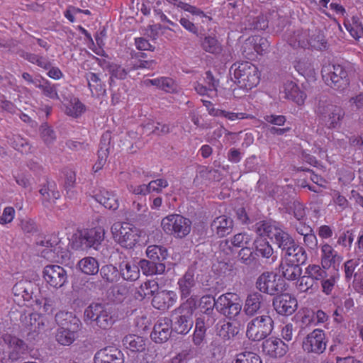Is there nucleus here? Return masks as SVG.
Returning <instances> with one entry per match:
<instances>
[{
	"instance_id": "nucleus-36",
	"label": "nucleus",
	"mask_w": 363,
	"mask_h": 363,
	"mask_svg": "<svg viewBox=\"0 0 363 363\" xmlns=\"http://www.w3.org/2000/svg\"><path fill=\"white\" fill-rule=\"evenodd\" d=\"M120 273L123 279L134 281L140 277V267L133 262L123 261L119 265Z\"/></svg>"
},
{
	"instance_id": "nucleus-52",
	"label": "nucleus",
	"mask_w": 363,
	"mask_h": 363,
	"mask_svg": "<svg viewBox=\"0 0 363 363\" xmlns=\"http://www.w3.org/2000/svg\"><path fill=\"white\" fill-rule=\"evenodd\" d=\"M338 278V272H336V270L329 271L325 277L320 282L321 284L323 293L326 295L330 294Z\"/></svg>"
},
{
	"instance_id": "nucleus-32",
	"label": "nucleus",
	"mask_w": 363,
	"mask_h": 363,
	"mask_svg": "<svg viewBox=\"0 0 363 363\" xmlns=\"http://www.w3.org/2000/svg\"><path fill=\"white\" fill-rule=\"evenodd\" d=\"M289 44L294 48H306L309 46L313 47L309 39V33L308 30H297L293 35L288 38Z\"/></svg>"
},
{
	"instance_id": "nucleus-30",
	"label": "nucleus",
	"mask_w": 363,
	"mask_h": 363,
	"mask_svg": "<svg viewBox=\"0 0 363 363\" xmlns=\"http://www.w3.org/2000/svg\"><path fill=\"white\" fill-rule=\"evenodd\" d=\"M95 199L106 208L116 210L119 206V201L117 195L105 189H101L95 195Z\"/></svg>"
},
{
	"instance_id": "nucleus-1",
	"label": "nucleus",
	"mask_w": 363,
	"mask_h": 363,
	"mask_svg": "<svg viewBox=\"0 0 363 363\" xmlns=\"http://www.w3.org/2000/svg\"><path fill=\"white\" fill-rule=\"evenodd\" d=\"M231 70L233 71L235 83L242 89L251 90L260 82L261 73L258 67L250 62H235Z\"/></svg>"
},
{
	"instance_id": "nucleus-8",
	"label": "nucleus",
	"mask_w": 363,
	"mask_h": 363,
	"mask_svg": "<svg viewBox=\"0 0 363 363\" xmlns=\"http://www.w3.org/2000/svg\"><path fill=\"white\" fill-rule=\"evenodd\" d=\"M256 288L262 293L275 296L284 291V281L273 272H263L257 279Z\"/></svg>"
},
{
	"instance_id": "nucleus-17",
	"label": "nucleus",
	"mask_w": 363,
	"mask_h": 363,
	"mask_svg": "<svg viewBox=\"0 0 363 363\" xmlns=\"http://www.w3.org/2000/svg\"><path fill=\"white\" fill-rule=\"evenodd\" d=\"M55 321L60 328L79 332L82 327V323L79 318L72 312L61 311L56 313Z\"/></svg>"
},
{
	"instance_id": "nucleus-44",
	"label": "nucleus",
	"mask_w": 363,
	"mask_h": 363,
	"mask_svg": "<svg viewBox=\"0 0 363 363\" xmlns=\"http://www.w3.org/2000/svg\"><path fill=\"white\" fill-rule=\"evenodd\" d=\"M344 26L351 36L359 40L363 37V26L357 16H352L351 19L345 21Z\"/></svg>"
},
{
	"instance_id": "nucleus-54",
	"label": "nucleus",
	"mask_w": 363,
	"mask_h": 363,
	"mask_svg": "<svg viewBox=\"0 0 363 363\" xmlns=\"http://www.w3.org/2000/svg\"><path fill=\"white\" fill-rule=\"evenodd\" d=\"M10 145L22 154H28L30 152L31 146L26 139L19 135H14L10 140Z\"/></svg>"
},
{
	"instance_id": "nucleus-47",
	"label": "nucleus",
	"mask_w": 363,
	"mask_h": 363,
	"mask_svg": "<svg viewBox=\"0 0 363 363\" xmlns=\"http://www.w3.org/2000/svg\"><path fill=\"white\" fill-rule=\"evenodd\" d=\"M147 257L151 260L157 262H162L167 259L168 253L167 250L160 245H150L146 250Z\"/></svg>"
},
{
	"instance_id": "nucleus-25",
	"label": "nucleus",
	"mask_w": 363,
	"mask_h": 363,
	"mask_svg": "<svg viewBox=\"0 0 363 363\" xmlns=\"http://www.w3.org/2000/svg\"><path fill=\"white\" fill-rule=\"evenodd\" d=\"M38 243L45 247V249L41 251L42 257L50 260H53L57 258V254L60 248V239L57 235H48L43 240L38 241Z\"/></svg>"
},
{
	"instance_id": "nucleus-20",
	"label": "nucleus",
	"mask_w": 363,
	"mask_h": 363,
	"mask_svg": "<svg viewBox=\"0 0 363 363\" xmlns=\"http://www.w3.org/2000/svg\"><path fill=\"white\" fill-rule=\"evenodd\" d=\"M20 320L29 333L38 334L44 329L45 318L37 313H24L21 315Z\"/></svg>"
},
{
	"instance_id": "nucleus-42",
	"label": "nucleus",
	"mask_w": 363,
	"mask_h": 363,
	"mask_svg": "<svg viewBox=\"0 0 363 363\" xmlns=\"http://www.w3.org/2000/svg\"><path fill=\"white\" fill-rule=\"evenodd\" d=\"M191 222L189 219L179 214H170L162 220L161 227H190Z\"/></svg>"
},
{
	"instance_id": "nucleus-38",
	"label": "nucleus",
	"mask_w": 363,
	"mask_h": 363,
	"mask_svg": "<svg viewBox=\"0 0 363 363\" xmlns=\"http://www.w3.org/2000/svg\"><path fill=\"white\" fill-rule=\"evenodd\" d=\"M147 84H151L158 89L168 93H174L177 91V84L175 81L167 77H161L146 81Z\"/></svg>"
},
{
	"instance_id": "nucleus-56",
	"label": "nucleus",
	"mask_w": 363,
	"mask_h": 363,
	"mask_svg": "<svg viewBox=\"0 0 363 363\" xmlns=\"http://www.w3.org/2000/svg\"><path fill=\"white\" fill-rule=\"evenodd\" d=\"M250 43L253 44L254 50L258 55H264L269 50V43L267 38L255 35L250 39Z\"/></svg>"
},
{
	"instance_id": "nucleus-49",
	"label": "nucleus",
	"mask_w": 363,
	"mask_h": 363,
	"mask_svg": "<svg viewBox=\"0 0 363 363\" xmlns=\"http://www.w3.org/2000/svg\"><path fill=\"white\" fill-rule=\"evenodd\" d=\"M42 201L44 205L46 203L55 202V200L60 199V194L57 190H55V186L50 185L49 183L43 185L39 191Z\"/></svg>"
},
{
	"instance_id": "nucleus-14",
	"label": "nucleus",
	"mask_w": 363,
	"mask_h": 363,
	"mask_svg": "<svg viewBox=\"0 0 363 363\" xmlns=\"http://www.w3.org/2000/svg\"><path fill=\"white\" fill-rule=\"evenodd\" d=\"M173 329L169 318H160L155 324L150 337L157 343L165 342L171 337Z\"/></svg>"
},
{
	"instance_id": "nucleus-27",
	"label": "nucleus",
	"mask_w": 363,
	"mask_h": 363,
	"mask_svg": "<svg viewBox=\"0 0 363 363\" xmlns=\"http://www.w3.org/2000/svg\"><path fill=\"white\" fill-rule=\"evenodd\" d=\"M282 255L283 261L285 262L303 264L307 260V253L305 249L296 242L294 243V246L290 247Z\"/></svg>"
},
{
	"instance_id": "nucleus-35",
	"label": "nucleus",
	"mask_w": 363,
	"mask_h": 363,
	"mask_svg": "<svg viewBox=\"0 0 363 363\" xmlns=\"http://www.w3.org/2000/svg\"><path fill=\"white\" fill-rule=\"evenodd\" d=\"M139 267L146 276L162 274L165 271V264L162 262H157L153 260L141 259L139 262Z\"/></svg>"
},
{
	"instance_id": "nucleus-59",
	"label": "nucleus",
	"mask_w": 363,
	"mask_h": 363,
	"mask_svg": "<svg viewBox=\"0 0 363 363\" xmlns=\"http://www.w3.org/2000/svg\"><path fill=\"white\" fill-rule=\"evenodd\" d=\"M120 218L123 223L133 225L134 223H139L143 220L140 214L133 210H122L120 213Z\"/></svg>"
},
{
	"instance_id": "nucleus-34",
	"label": "nucleus",
	"mask_w": 363,
	"mask_h": 363,
	"mask_svg": "<svg viewBox=\"0 0 363 363\" xmlns=\"http://www.w3.org/2000/svg\"><path fill=\"white\" fill-rule=\"evenodd\" d=\"M301 264L282 261L279 266V272L287 280H296L302 274V269L300 267Z\"/></svg>"
},
{
	"instance_id": "nucleus-62",
	"label": "nucleus",
	"mask_w": 363,
	"mask_h": 363,
	"mask_svg": "<svg viewBox=\"0 0 363 363\" xmlns=\"http://www.w3.org/2000/svg\"><path fill=\"white\" fill-rule=\"evenodd\" d=\"M177 7L180 8L182 10L189 12L193 16H199L201 18H206L208 21H211L212 18L211 16H207L201 9L192 6L188 3L185 2H179L177 4Z\"/></svg>"
},
{
	"instance_id": "nucleus-19",
	"label": "nucleus",
	"mask_w": 363,
	"mask_h": 363,
	"mask_svg": "<svg viewBox=\"0 0 363 363\" xmlns=\"http://www.w3.org/2000/svg\"><path fill=\"white\" fill-rule=\"evenodd\" d=\"M196 269L190 267L185 274L179 279L178 285L182 298H189L196 286L195 279Z\"/></svg>"
},
{
	"instance_id": "nucleus-60",
	"label": "nucleus",
	"mask_w": 363,
	"mask_h": 363,
	"mask_svg": "<svg viewBox=\"0 0 363 363\" xmlns=\"http://www.w3.org/2000/svg\"><path fill=\"white\" fill-rule=\"evenodd\" d=\"M298 278V289L300 291L306 292L310 289L313 290L318 288V284H316L308 274H304L303 276Z\"/></svg>"
},
{
	"instance_id": "nucleus-3",
	"label": "nucleus",
	"mask_w": 363,
	"mask_h": 363,
	"mask_svg": "<svg viewBox=\"0 0 363 363\" xmlns=\"http://www.w3.org/2000/svg\"><path fill=\"white\" fill-rule=\"evenodd\" d=\"M84 321L87 324H94L102 330L111 328L115 322L111 308L107 306L92 303L84 311Z\"/></svg>"
},
{
	"instance_id": "nucleus-9",
	"label": "nucleus",
	"mask_w": 363,
	"mask_h": 363,
	"mask_svg": "<svg viewBox=\"0 0 363 363\" xmlns=\"http://www.w3.org/2000/svg\"><path fill=\"white\" fill-rule=\"evenodd\" d=\"M241 309L242 305L234 294H222L217 298V311L228 318H235Z\"/></svg>"
},
{
	"instance_id": "nucleus-23",
	"label": "nucleus",
	"mask_w": 363,
	"mask_h": 363,
	"mask_svg": "<svg viewBox=\"0 0 363 363\" xmlns=\"http://www.w3.org/2000/svg\"><path fill=\"white\" fill-rule=\"evenodd\" d=\"M297 301L287 294L277 296L273 301V306L276 311L284 315H291L296 308Z\"/></svg>"
},
{
	"instance_id": "nucleus-29",
	"label": "nucleus",
	"mask_w": 363,
	"mask_h": 363,
	"mask_svg": "<svg viewBox=\"0 0 363 363\" xmlns=\"http://www.w3.org/2000/svg\"><path fill=\"white\" fill-rule=\"evenodd\" d=\"M109 139L110 134L108 133H104L101 137L100 148L98 151V160L93 165V170L94 172H97L102 169L106 162L109 155V142L106 143V141Z\"/></svg>"
},
{
	"instance_id": "nucleus-2",
	"label": "nucleus",
	"mask_w": 363,
	"mask_h": 363,
	"mask_svg": "<svg viewBox=\"0 0 363 363\" xmlns=\"http://www.w3.org/2000/svg\"><path fill=\"white\" fill-rule=\"evenodd\" d=\"M195 306L194 300L188 298L186 302L172 312L169 320L174 332L186 335L190 331L194 323L193 313Z\"/></svg>"
},
{
	"instance_id": "nucleus-57",
	"label": "nucleus",
	"mask_w": 363,
	"mask_h": 363,
	"mask_svg": "<svg viewBox=\"0 0 363 363\" xmlns=\"http://www.w3.org/2000/svg\"><path fill=\"white\" fill-rule=\"evenodd\" d=\"M232 363H262V360L256 353L243 352L236 354Z\"/></svg>"
},
{
	"instance_id": "nucleus-16",
	"label": "nucleus",
	"mask_w": 363,
	"mask_h": 363,
	"mask_svg": "<svg viewBox=\"0 0 363 363\" xmlns=\"http://www.w3.org/2000/svg\"><path fill=\"white\" fill-rule=\"evenodd\" d=\"M55 321L60 328L79 332L82 327V323L79 318L72 312L61 311L56 313Z\"/></svg>"
},
{
	"instance_id": "nucleus-33",
	"label": "nucleus",
	"mask_w": 363,
	"mask_h": 363,
	"mask_svg": "<svg viewBox=\"0 0 363 363\" xmlns=\"http://www.w3.org/2000/svg\"><path fill=\"white\" fill-rule=\"evenodd\" d=\"M157 289H159V285L156 281L147 280L136 289L134 296L140 301L146 298H150L153 296Z\"/></svg>"
},
{
	"instance_id": "nucleus-40",
	"label": "nucleus",
	"mask_w": 363,
	"mask_h": 363,
	"mask_svg": "<svg viewBox=\"0 0 363 363\" xmlns=\"http://www.w3.org/2000/svg\"><path fill=\"white\" fill-rule=\"evenodd\" d=\"M77 267L82 273L87 275L96 274L99 271V262L92 257H86L80 259Z\"/></svg>"
},
{
	"instance_id": "nucleus-31",
	"label": "nucleus",
	"mask_w": 363,
	"mask_h": 363,
	"mask_svg": "<svg viewBox=\"0 0 363 363\" xmlns=\"http://www.w3.org/2000/svg\"><path fill=\"white\" fill-rule=\"evenodd\" d=\"M4 342L12 350L10 353V358L17 359L21 354H23L26 350V344L24 342L16 336L10 334L4 335Z\"/></svg>"
},
{
	"instance_id": "nucleus-48",
	"label": "nucleus",
	"mask_w": 363,
	"mask_h": 363,
	"mask_svg": "<svg viewBox=\"0 0 363 363\" xmlns=\"http://www.w3.org/2000/svg\"><path fill=\"white\" fill-rule=\"evenodd\" d=\"M239 333V328L230 322L223 323L218 328V335L224 341L235 337Z\"/></svg>"
},
{
	"instance_id": "nucleus-58",
	"label": "nucleus",
	"mask_w": 363,
	"mask_h": 363,
	"mask_svg": "<svg viewBox=\"0 0 363 363\" xmlns=\"http://www.w3.org/2000/svg\"><path fill=\"white\" fill-rule=\"evenodd\" d=\"M100 274L104 281L113 283L117 281L118 269L112 264L104 265L100 269Z\"/></svg>"
},
{
	"instance_id": "nucleus-43",
	"label": "nucleus",
	"mask_w": 363,
	"mask_h": 363,
	"mask_svg": "<svg viewBox=\"0 0 363 363\" xmlns=\"http://www.w3.org/2000/svg\"><path fill=\"white\" fill-rule=\"evenodd\" d=\"M12 291L15 296L28 301L32 298V284L27 281H21L13 286Z\"/></svg>"
},
{
	"instance_id": "nucleus-26",
	"label": "nucleus",
	"mask_w": 363,
	"mask_h": 363,
	"mask_svg": "<svg viewBox=\"0 0 363 363\" xmlns=\"http://www.w3.org/2000/svg\"><path fill=\"white\" fill-rule=\"evenodd\" d=\"M94 363H123L122 354L114 347H106L95 354Z\"/></svg>"
},
{
	"instance_id": "nucleus-4",
	"label": "nucleus",
	"mask_w": 363,
	"mask_h": 363,
	"mask_svg": "<svg viewBox=\"0 0 363 363\" xmlns=\"http://www.w3.org/2000/svg\"><path fill=\"white\" fill-rule=\"evenodd\" d=\"M321 73L325 84L334 89L343 91L350 86L349 69L344 65H325Z\"/></svg>"
},
{
	"instance_id": "nucleus-46",
	"label": "nucleus",
	"mask_w": 363,
	"mask_h": 363,
	"mask_svg": "<svg viewBox=\"0 0 363 363\" xmlns=\"http://www.w3.org/2000/svg\"><path fill=\"white\" fill-rule=\"evenodd\" d=\"M202 49L211 54L217 55L222 51V45L216 36L207 35L201 40Z\"/></svg>"
},
{
	"instance_id": "nucleus-13",
	"label": "nucleus",
	"mask_w": 363,
	"mask_h": 363,
	"mask_svg": "<svg viewBox=\"0 0 363 363\" xmlns=\"http://www.w3.org/2000/svg\"><path fill=\"white\" fill-rule=\"evenodd\" d=\"M340 255L331 245L325 244L320 248L321 265L324 269H330L331 271L338 272L340 265L342 261Z\"/></svg>"
},
{
	"instance_id": "nucleus-51",
	"label": "nucleus",
	"mask_w": 363,
	"mask_h": 363,
	"mask_svg": "<svg viewBox=\"0 0 363 363\" xmlns=\"http://www.w3.org/2000/svg\"><path fill=\"white\" fill-rule=\"evenodd\" d=\"M294 68L299 74L306 77L314 73L313 67L310 60L306 57L298 58L294 62Z\"/></svg>"
},
{
	"instance_id": "nucleus-18",
	"label": "nucleus",
	"mask_w": 363,
	"mask_h": 363,
	"mask_svg": "<svg viewBox=\"0 0 363 363\" xmlns=\"http://www.w3.org/2000/svg\"><path fill=\"white\" fill-rule=\"evenodd\" d=\"M55 321L60 328L79 332L82 327V323L79 318L72 312L61 311L56 313Z\"/></svg>"
},
{
	"instance_id": "nucleus-45",
	"label": "nucleus",
	"mask_w": 363,
	"mask_h": 363,
	"mask_svg": "<svg viewBox=\"0 0 363 363\" xmlns=\"http://www.w3.org/2000/svg\"><path fill=\"white\" fill-rule=\"evenodd\" d=\"M86 111V106L77 97H72L65 106V113L72 118L81 116Z\"/></svg>"
},
{
	"instance_id": "nucleus-63",
	"label": "nucleus",
	"mask_w": 363,
	"mask_h": 363,
	"mask_svg": "<svg viewBox=\"0 0 363 363\" xmlns=\"http://www.w3.org/2000/svg\"><path fill=\"white\" fill-rule=\"evenodd\" d=\"M39 88L42 90L45 96L52 99H59V95L57 94L56 86L54 84H52L50 82H44L39 86Z\"/></svg>"
},
{
	"instance_id": "nucleus-21",
	"label": "nucleus",
	"mask_w": 363,
	"mask_h": 363,
	"mask_svg": "<svg viewBox=\"0 0 363 363\" xmlns=\"http://www.w3.org/2000/svg\"><path fill=\"white\" fill-rule=\"evenodd\" d=\"M177 295L173 291L157 289L152 296V305L158 310H167L176 302Z\"/></svg>"
},
{
	"instance_id": "nucleus-55",
	"label": "nucleus",
	"mask_w": 363,
	"mask_h": 363,
	"mask_svg": "<svg viewBox=\"0 0 363 363\" xmlns=\"http://www.w3.org/2000/svg\"><path fill=\"white\" fill-rule=\"evenodd\" d=\"M256 252L257 255H260L264 258H271L274 262L276 256H274V251L269 243L265 240H259L257 241Z\"/></svg>"
},
{
	"instance_id": "nucleus-15",
	"label": "nucleus",
	"mask_w": 363,
	"mask_h": 363,
	"mask_svg": "<svg viewBox=\"0 0 363 363\" xmlns=\"http://www.w3.org/2000/svg\"><path fill=\"white\" fill-rule=\"evenodd\" d=\"M281 92L284 94V98L291 100L298 106H303L307 95L294 81L286 80L284 82Z\"/></svg>"
},
{
	"instance_id": "nucleus-37",
	"label": "nucleus",
	"mask_w": 363,
	"mask_h": 363,
	"mask_svg": "<svg viewBox=\"0 0 363 363\" xmlns=\"http://www.w3.org/2000/svg\"><path fill=\"white\" fill-rule=\"evenodd\" d=\"M123 346L133 352H141L145 349V340L136 335H128L123 339Z\"/></svg>"
},
{
	"instance_id": "nucleus-28",
	"label": "nucleus",
	"mask_w": 363,
	"mask_h": 363,
	"mask_svg": "<svg viewBox=\"0 0 363 363\" xmlns=\"http://www.w3.org/2000/svg\"><path fill=\"white\" fill-rule=\"evenodd\" d=\"M204 81L206 85L196 82L194 85V89L196 93L201 96H208L210 91L217 92L219 81L216 79L211 71L205 73Z\"/></svg>"
},
{
	"instance_id": "nucleus-39",
	"label": "nucleus",
	"mask_w": 363,
	"mask_h": 363,
	"mask_svg": "<svg viewBox=\"0 0 363 363\" xmlns=\"http://www.w3.org/2000/svg\"><path fill=\"white\" fill-rule=\"evenodd\" d=\"M275 233L273 234L275 243L281 250L284 253L290 247L294 246L296 243L292 237L287 233L283 231L281 228H274Z\"/></svg>"
},
{
	"instance_id": "nucleus-61",
	"label": "nucleus",
	"mask_w": 363,
	"mask_h": 363,
	"mask_svg": "<svg viewBox=\"0 0 363 363\" xmlns=\"http://www.w3.org/2000/svg\"><path fill=\"white\" fill-rule=\"evenodd\" d=\"M128 289L123 285H116L111 289V294L113 301L121 303L128 296Z\"/></svg>"
},
{
	"instance_id": "nucleus-11",
	"label": "nucleus",
	"mask_w": 363,
	"mask_h": 363,
	"mask_svg": "<svg viewBox=\"0 0 363 363\" xmlns=\"http://www.w3.org/2000/svg\"><path fill=\"white\" fill-rule=\"evenodd\" d=\"M43 273L45 281L52 288L60 289L67 282V272L60 265H47Z\"/></svg>"
},
{
	"instance_id": "nucleus-50",
	"label": "nucleus",
	"mask_w": 363,
	"mask_h": 363,
	"mask_svg": "<svg viewBox=\"0 0 363 363\" xmlns=\"http://www.w3.org/2000/svg\"><path fill=\"white\" fill-rule=\"evenodd\" d=\"M327 270L328 269H324L322 265L309 264L305 269V274H308L309 277L315 281L316 284L319 285V282H320L329 272Z\"/></svg>"
},
{
	"instance_id": "nucleus-5",
	"label": "nucleus",
	"mask_w": 363,
	"mask_h": 363,
	"mask_svg": "<svg viewBox=\"0 0 363 363\" xmlns=\"http://www.w3.org/2000/svg\"><path fill=\"white\" fill-rule=\"evenodd\" d=\"M273 329V319L264 314L253 318L247 323L246 335L252 341H260L269 336Z\"/></svg>"
},
{
	"instance_id": "nucleus-10",
	"label": "nucleus",
	"mask_w": 363,
	"mask_h": 363,
	"mask_svg": "<svg viewBox=\"0 0 363 363\" xmlns=\"http://www.w3.org/2000/svg\"><path fill=\"white\" fill-rule=\"evenodd\" d=\"M113 239L121 246L132 248L139 242L142 235L140 228H109Z\"/></svg>"
},
{
	"instance_id": "nucleus-12",
	"label": "nucleus",
	"mask_w": 363,
	"mask_h": 363,
	"mask_svg": "<svg viewBox=\"0 0 363 363\" xmlns=\"http://www.w3.org/2000/svg\"><path fill=\"white\" fill-rule=\"evenodd\" d=\"M303 349L307 352L322 354L326 349L324 331L315 329L310 333L303 341Z\"/></svg>"
},
{
	"instance_id": "nucleus-64",
	"label": "nucleus",
	"mask_w": 363,
	"mask_h": 363,
	"mask_svg": "<svg viewBox=\"0 0 363 363\" xmlns=\"http://www.w3.org/2000/svg\"><path fill=\"white\" fill-rule=\"evenodd\" d=\"M193 357L192 351L190 349L182 350L175 356L169 359L167 363H188Z\"/></svg>"
},
{
	"instance_id": "nucleus-24",
	"label": "nucleus",
	"mask_w": 363,
	"mask_h": 363,
	"mask_svg": "<svg viewBox=\"0 0 363 363\" xmlns=\"http://www.w3.org/2000/svg\"><path fill=\"white\" fill-rule=\"evenodd\" d=\"M288 350V346L279 338L266 339L262 343V351L272 357H283Z\"/></svg>"
},
{
	"instance_id": "nucleus-53",
	"label": "nucleus",
	"mask_w": 363,
	"mask_h": 363,
	"mask_svg": "<svg viewBox=\"0 0 363 363\" xmlns=\"http://www.w3.org/2000/svg\"><path fill=\"white\" fill-rule=\"evenodd\" d=\"M77 337V332L59 328L56 334L57 341L62 345H71Z\"/></svg>"
},
{
	"instance_id": "nucleus-6",
	"label": "nucleus",
	"mask_w": 363,
	"mask_h": 363,
	"mask_svg": "<svg viewBox=\"0 0 363 363\" xmlns=\"http://www.w3.org/2000/svg\"><path fill=\"white\" fill-rule=\"evenodd\" d=\"M315 113L319 120L329 128L339 126L345 116V111L340 106L323 101H319Z\"/></svg>"
},
{
	"instance_id": "nucleus-22",
	"label": "nucleus",
	"mask_w": 363,
	"mask_h": 363,
	"mask_svg": "<svg viewBox=\"0 0 363 363\" xmlns=\"http://www.w3.org/2000/svg\"><path fill=\"white\" fill-rule=\"evenodd\" d=\"M264 307V298L259 292L249 294L244 303L243 311L246 315L253 317Z\"/></svg>"
},
{
	"instance_id": "nucleus-7",
	"label": "nucleus",
	"mask_w": 363,
	"mask_h": 363,
	"mask_svg": "<svg viewBox=\"0 0 363 363\" xmlns=\"http://www.w3.org/2000/svg\"><path fill=\"white\" fill-rule=\"evenodd\" d=\"M104 228H82L77 229L72 235V240L76 247L85 249L99 245L105 234Z\"/></svg>"
},
{
	"instance_id": "nucleus-41",
	"label": "nucleus",
	"mask_w": 363,
	"mask_h": 363,
	"mask_svg": "<svg viewBox=\"0 0 363 363\" xmlns=\"http://www.w3.org/2000/svg\"><path fill=\"white\" fill-rule=\"evenodd\" d=\"M86 79L88 82V86L93 96H99L105 93L104 86L101 83V80L94 72H89L86 74Z\"/></svg>"
}]
</instances>
